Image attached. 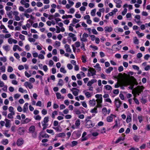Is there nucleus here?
I'll list each match as a JSON object with an SVG mask.
<instances>
[{
	"label": "nucleus",
	"instance_id": "1",
	"mask_svg": "<svg viewBox=\"0 0 150 150\" xmlns=\"http://www.w3.org/2000/svg\"><path fill=\"white\" fill-rule=\"evenodd\" d=\"M85 122L86 126L88 128L92 127L95 125L93 123L91 120H88Z\"/></svg>",
	"mask_w": 150,
	"mask_h": 150
},
{
	"label": "nucleus",
	"instance_id": "2",
	"mask_svg": "<svg viewBox=\"0 0 150 150\" xmlns=\"http://www.w3.org/2000/svg\"><path fill=\"white\" fill-rule=\"evenodd\" d=\"M115 102L116 107L117 108H119L122 104V102L121 101L119 98L115 99Z\"/></svg>",
	"mask_w": 150,
	"mask_h": 150
},
{
	"label": "nucleus",
	"instance_id": "3",
	"mask_svg": "<svg viewBox=\"0 0 150 150\" xmlns=\"http://www.w3.org/2000/svg\"><path fill=\"white\" fill-rule=\"evenodd\" d=\"M71 91L73 92V94L74 96H76L78 95L79 90L77 89L76 88H73L71 89Z\"/></svg>",
	"mask_w": 150,
	"mask_h": 150
},
{
	"label": "nucleus",
	"instance_id": "4",
	"mask_svg": "<svg viewBox=\"0 0 150 150\" xmlns=\"http://www.w3.org/2000/svg\"><path fill=\"white\" fill-rule=\"evenodd\" d=\"M24 129L23 127H19L18 130V134L21 135L23 134L25 132Z\"/></svg>",
	"mask_w": 150,
	"mask_h": 150
},
{
	"label": "nucleus",
	"instance_id": "5",
	"mask_svg": "<svg viewBox=\"0 0 150 150\" xmlns=\"http://www.w3.org/2000/svg\"><path fill=\"white\" fill-rule=\"evenodd\" d=\"M88 71H90L91 74L92 76H93L96 75V71L93 68H90L88 70Z\"/></svg>",
	"mask_w": 150,
	"mask_h": 150
},
{
	"label": "nucleus",
	"instance_id": "6",
	"mask_svg": "<svg viewBox=\"0 0 150 150\" xmlns=\"http://www.w3.org/2000/svg\"><path fill=\"white\" fill-rule=\"evenodd\" d=\"M68 35L70 37L72 38V39L73 41H76L77 40V38L75 37L76 36L75 35L72 33H69L68 34Z\"/></svg>",
	"mask_w": 150,
	"mask_h": 150
},
{
	"label": "nucleus",
	"instance_id": "7",
	"mask_svg": "<svg viewBox=\"0 0 150 150\" xmlns=\"http://www.w3.org/2000/svg\"><path fill=\"white\" fill-rule=\"evenodd\" d=\"M24 86L26 88L28 87L30 89H31L33 88V85L28 82H25V83Z\"/></svg>",
	"mask_w": 150,
	"mask_h": 150
},
{
	"label": "nucleus",
	"instance_id": "8",
	"mask_svg": "<svg viewBox=\"0 0 150 150\" xmlns=\"http://www.w3.org/2000/svg\"><path fill=\"white\" fill-rule=\"evenodd\" d=\"M23 143V139H19L17 141V144L18 146L21 145Z\"/></svg>",
	"mask_w": 150,
	"mask_h": 150
},
{
	"label": "nucleus",
	"instance_id": "9",
	"mask_svg": "<svg viewBox=\"0 0 150 150\" xmlns=\"http://www.w3.org/2000/svg\"><path fill=\"white\" fill-rule=\"evenodd\" d=\"M28 103H25L24 105L23 108V112H26L27 110H28Z\"/></svg>",
	"mask_w": 150,
	"mask_h": 150
},
{
	"label": "nucleus",
	"instance_id": "10",
	"mask_svg": "<svg viewBox=\"0 0 150 150\" xmlns=\"http://www.w3.org/2000/svg\"><path fill=\"white\" fill-rule=\"evenodd\" d=\"M35 127L34 125H32L30 126L29 128V130L30 132L31 133L34 132L35 130Z\"/></svg>",
	"mask_w": 150,
	"mask_h": 150
},
{
	"label": "nucleus",
	"instance_id": "11",
	"mask_svg": "<svg viewBox=\"0 0 150 150\" xmlns=\"http://www.w3.org/2000/svg\"><path fill=\"white\" fill-rule=\"evenodd\" d=\"M114 116V115L111 114L110 116H109L107 118V121L108 122H110L113 120V117H112Z\"/></svg>",
	"mask_w": 150,
	"mask_h": 150
},
{
	"label": "nucleus",
	"instance_id": "12",
	"mask_svg": "<svg viewBox=\"0 0 150 150\" xmlns=\"http://www.w3.org/2000/svg\"><path fill=\"white\" fill-rule=\"evenodd\" d=\"M139 88L138 89L137 91L138 92V95H139V94H140L141 92H143L144 89V87L143 86H139Z\"/></svg>",
	"mask_w": 150,
	"mask_h": 150
},
{
	"label": "nucleus",
	"instance_id": "13",
	"mask_svg": "<svg viewBox=\"0 0 150 150\" xmlns=\"http://www.w3.org/2000/svg\"><path fill=\"white\" fill-rule=\"evenodd\" d=\"M65 47L66 48V51L67 52H71V50L70 48V46L67 44H66L64 45Z\"/></svg>",
	"mask_w": 150,
	"mask_h": 150
},
{
	"label": "nucleus",
	"instance_id": "14",
	"mask_svg": "<svg viewBox=\"0 0 150 150\" xmlns=\"http://www.w3.org/2000/svg\"><path fill=\"white\" fill-rule=\"evenodd\" d=\"M106 32H110L112 30V28L111 27H106L104 28Z\"/></svg>",
	"mask_w": 150,
	"mask_h": 150
},
{
	"label": "nucleus",
	"instance_id": "15",
	"mask_svg": "<svg viewBox=\"0 0 150 150\" xmlns=\"http://www.w3.org/2000/svg\"><path fill=\"white\" fill-rule=\"evenodd\" d=\"M131 116L132 115L130 114L129 115H128L127 117V119L126 120V122L127 123H129V122H130L132 120L131 119Z\"/></svg>",
	"mask_w": 150,
	"mask_h": 150
},
{
	"label": "nucleus",
	"instance_id": "16",
	"mask_svg": "<svg viewBox=\"0 0 150 150\" xmlns=\"http://www.w3.org/2000/svg\"><path fill=\"white\" fill-rule=\"evenodd\" d=\"M140 139V137L137 135H135L133 137L134 140L136 142H138L139 141Z\"/></svg>",
	"mask_w": 150,
	"mask_h": 150
},
{
	"label": "nucleus",
	"instance_id": "17",
	"mask_svg": "<svg viewBox=\"0 0 150 150\" xmlns=\"http://www.w3.org/2000/svg\"><path fill=\"white\" fill-rule=\"evenodd\" d=\"M134 18H135L137 19V20L138 21H136V23H137L138 24H139V23L140 22V16L139 15H136Z\"/></svg>",
	"mask_w": 150,
	"mask_h": 150
},
{
	"label": "nucleus",
	"instance_id": "18",
	"mask_svg": "<svg viewBox=\"0 0 150 150\" xmlns=\"http://www.w3.org/2000/svg\"><path fill=\"white\" fill-rule=\"evenodd\" d=\"M113 68L112 67H110L108 69H106L105 72L108 74H109L113 70Z\"/></svg>",
	"mask_w": 150,
	"mask_h": 150
},
{
	"label": "nucleus",
	"instance_id": "19",
	"mask_svg": "<svg viewBox=\"0 0 150 150\" xmlns=\"http://www.w3.org/2000/svg\"><path fill=\"white\" fill-rule=\"evenodd\" d=\"M105 89L108 90H111L112 88V87L109 85H106L104 86Z\"/></svg>",
	"mask_w": 150,
	"mask_h": 150
},
{
	"label": "nucleus",
	"instance_id": "20",
	"mask_svg": "<svg viewBox=\"0 0 150 150\" xmlns=\"http://www.w3.org/2000/svg\"><path fill=\"white\" fill-rule=\"evenodd\" d=\"M89 103L90 105H91L93 106H94L96 104V101L94 99L90 100L89 101Z\"/></svg>",
	"mask_w": 150,
	"mask_h": 150
},
{
	"label": "nucleus",
	"instance_id": "21",
	"mask_svg": "<svg viewBox=\"0 0 150 150\" xmlns=\"http://www.w3.org/2000/svg\"><path fill=\"white\" fill-rule=\"evenodd\" d=\"M125 139V138H122V137H119L115 141V143L117 144L120 142L121 141H123Z\"/></svg>",
	"mask_w": 150,
	"mask_h": 150
},
{
	"label": "nucleus",
	"instance_id": "22",
	"mask_svg": "<svg viewBox=\"0 0 150 150\" xmlns=\"http://www.w3.org/2000/svg\"><path fill=\"white\" fill-rule=\"evenodd\" d=\"M134 43L135 44H138L139 43V40L137 39V37H135L133 39Z\"/></svg>",
	"mask_w": 150,
	"mask_h": 150
},
{
	"label": "nucleus",
	"instance_id": "23",
	"mask_svg": "<svg viewBox=\"0 0 150 150\" xmlns=\"http://www.w3.org/2000/svg\"><path fill=\"white\" fill-rule=\"evenodd\" d=\"M9 46L8 45H4L3 46V49L6 51L8 52L9 50Z\"/></svg>",
	"mask_w": 150,
	"mask_h": 150
},
{
	"label": "nucleus",
	"instance_id": "24",
	"mask_svg": "<svg viewBox=\"0 0 150 150\" xmlns=\"http://www.w3.org/2000/svg\"><path fill=\"white\" fill-rule=\"evenodd\" d=\"M57 136L58 137H64L66 136V134L64 132L59 133L57 134Z\"/></svg>",
	"mask_w": 150,
	"mask_h": 150
},
{
	"label": "nucleus",
	"instance_id": "25",
	"mask_svg": "<svg viewBox=\"0 0 150 150\" xmlns=\"http://www.w3.org/2000/svg\"><path fill=\"white\" fill-rule=\"evenodd\" d=\"M96 11V8L92 10L91 13V15L93 16H95L96 15L95 13Z\"/></svg>",
	"mask_w": 150,
	"mask_h": 150
},
{
	"label": "nucleus",
	"instance_id": "26",
	"mask_svg": "<svg viewBox=\"0 0 150 150\" xmlns=\"http://www.w3.org/2000/svg\"><path fill=\"white\" fill-rule=\"evenodd\" d=\"M86 56L83 55L81 58L82 62L83 63H85L86 62Z\"/></svg>",
	"mask_w": 150,
	"mask_h": 150
},
{
	"label": "nucleus",
	"instance_id": "27",
	"mask_svg": "<svg viewBox=\"0 0 150 150\" xmlns=\"http://www.w3.org/2000/svg\"><path fill=\"white\" fill-rule=\"evenodd\" d=\"M80 124V120L79 119H78L75 122V125L76 127H78L79 126Z\"/></svg>",
	"mask_w": 150,
	"mask_h": 150
},
{
	"label": "nucleus",
	"instance_id": "28",
	"mask_svg": "<svg viewBox=\"0 0 150 150\" xmlns=\"http://www.w3.org/2000/svg\"><path fill=\"white\" fill-rule=\"evenodd\" d=\"M30 121H31L30 119L28 118H26L25 120H23V122L22 123H23V124L27 123Z\"/></svg>",
	"mask_w": 150,
	"mask_h": 150
},
{
	"label": "nucleus",
	"instance_id": "29",
	"mask_svg": "<svg viewBox=\"0 0 150 150\" xmlns=\"http://www.w3.org/2000/svg\"><path fill=\"white\" fill-rule=\"evenodd\" d=\"M13 108L12 106H10L8 108L9 111L11 112V113H12L13 115H14L15 112L13 111Z\"/></svg>",
	"mask_w": 150,
	"mask_h": 150
},
{
	"label": "nucleus",
	"instance_id": "30",
	"mask_svg": "<svg viewBox=\"0 0 150 150\" xmlns=\"http://www.w3.org/2000/svg\"><path fill=\"white\" fill-rule=\"evenodd\" d=\"M91 112L92 113H97L98 112V111L97 110V108L96 107L92 109L91 111Z\"/></svg>",
	"mask_w": 150,
	"mask_h": 150
},
{
	"label": "nucleus",
	"instance_id": "31",
	"mask_svg": "<svg viewBox=\"0 0 150 150\" xmlns=\"http://www.w3.org/2000/svg\"><path fill=\"white\" fill-rule=\"evenodd\" d=\"M52 117L53 118H54L55 117V115H57L58 113L57 111H55L52 113Z\"/></svg>",
	"mask_w": 150,
	"mask_h": 150
},
{
	"label": "nucleus",
	"instance_id": "32",
	"mask_svg": "<svg viewBox=\"0 0 150 150\" xmlns=\"http://www.w3.org/2000/svg\"><path fill=\"white\" fill-rule=\"evenodd\" d=\"M49 121V117H44L43 120V122L45 123H47Z\"/></svg>",
	"mask_w": 150,
	"mask_h": 150
},
{
	"label": "nucleus",
	"instance_id": "33",
	"mask_svg": "<svg viewBox=\"0 0 150 150\" xmlns=\"http://www.w3.org/2000/svg\"><path fill=\"white\" fill-rule=\"evenodd\" d=\"M71 143L72 145H71V146L73 147L77 144L78 142L76 141H74L72 142Z\"/></svg>",
	"mask_w": 150,
	"mask_h": 150
},
{
	"label": "nucleus",
	"instance_id": "34",
	"mask_svg": "<svg viewBox=\"0 0 150 150\" xmlns=\"http://www.w3.org/2000/svg\"><path fill=\"white\" fill-rule=\"evenodd\" d=\"M138 118L140 123H141L143 120V117L141 115H138Z\"/></svg>",
	"mask_w": 150,
	"mask_h": 150
},
{
	"label": "nucleus",
	"instance_id": "35",
	"mask_svg": "<svg viewBox=\"0 0 150 150\" xmlns=\"http://www.w3.org/2000/svg\"><path fill=\"white\" fill-rule=\"evenodd\" d=\"M5 120L6 122V123L5 124V126L6 127H8L9 126L10 120L7 119H5Z\"/></svg>",
	"mask_w": 150,
	"mask_h": 150
},
{
	"label": "nucleus",
	"instance_id": "36",
	"mask_svg": "<svg viewBox=\"0 0 150 150\" xmlns=\"http://www.w3.org/2000/svg\"><path fill=\"white\" fill-rule=\"evenodd\" d=\"M7 59L5 57H0V61H3L4 62H5L6 61Z\"/></svg>",
	"mask_w": 150,
	"mask_h": 150
},
{
	"label": "nucleus",
	"instance_id": "37",
	"mask_svg": "<svg viewBox=\"0 0 150 150\" xmlns=\"http://www.w3.org/2000/svg\"><path fill=\"white\" fill-rule=\"evenodd\" d=\"M35 120H40L41 119V117L39 115H38L36 116H34V117Z\"/></svg>",
	"mask_w": 150,
	"mask_h": 150
},
{
	"label": "nucleus",
	"instance_id": "38",
	"mask_svg": "<svg viewBox=\"0 0 150 150\" xmlns=\"http://www.w3.org/2000/svg\"><path fill=\"white\" fill-rule=\"evenodd\" d=\"M80 20L78 19H77L75 18H74L73 19L72 22L73 24H75L76 23H78Z\"/></svg>",
	"mask_w": 150,
	"mask_h": 150
},
{
	"label": "nucleus",
	"instance_id": "39",
	"mask_svg": "<svg viewBox=\"0 0 150 150\" xmlns=\"http://www.w3.org/2000/svg\"><path fill=\"white\" fill-rule=\"evenodd\" d=\"M57 98L58 99H61V94L59 93H56Z\"/></svg>",
	"mask_w": 150,
	"mask_h": 150
},
{
	"label": "nucleus",
	"instance_id": "40",
	"mask_svg": "<svg viewBox=\"0 0 150 150\" xmlns=\"http://www.w3.org/2000/svg\"><path fill=\"white\" fill-rule=\"evenodd\" d=\"M13 68L11 66H8L7 69L8 72H11L13 71Z\"/></svg>",
	"mask_w": 150,
	"mask_h": 150
},
{
	"label": "nucleus",
	"instance_id": "41",
	"mask_svg": "<svg viewBox=\"0 0 150 150\" xmlns=\"http://www.w3.org/2000/svg\"><path fill=\"white\" fill-rule=\"evenodd\" d=\"M63 81L61 79H59L58 83V85L62 86L63 85Z\"/></svg>",
	"mask_w": 150,
	"mask_h": 150
},
{
	"label": "nucleus",
	"instance_id": "42",
	"mask_svg": "<svg viewBox=\"0 0 150 150\" xmlns=\"http://www.w3.org/2000/svg\"><path fill=\"white\" fill-rule=\"evenodd\" d=\"M67 66L69 70L72 69L73 68L72 65L70 64H67Z\"/></svg>",
	"mask_w": 150,
	"mask_h": 150
},
{
	"label": "nucleus",
	"instance_id": "43",
	"mask_svg": "<svg viewBox=\"0 0 150 150\" xmlns=\"http://www.w3.org/2000/svg\"><path fill=\"white\" fill-rule=\"evenodd\" d=\"M60 71L63 73H66V71L64 69V68L63 67H61L60 69Z\"/></svg>",
	"mask_w": 150,
	"mask_h": 150
},
{
	"label": "nucleus",
	"instance_id": "44",
	"mask_svg": "<svg viewBox=\"0 0 150 150\" xmlns=\"http://www.w3.org/2000/svg\"><path fill=\"white\" fill-rule=\"evenodd\" d=\"M90 47L91 48H92L94 49V50H97L98 49V47L96 46H94L93 45H91Z\"/></svg>",
	"mask_w": 150,
	"mask_h": 150
},
{
	"label": "nucleus",
	"instance_id": "45",
	"mask_svg": "<svg viewBox=\"0 0 150 150\" xmlns=\"http://www.w3.org/2000/svg\"><path fill=\"white\" fill-rule=\"evenodd\" d=\"M8 140L7 139H5L3 141V144L5 145H6L8 144Z\"/></svg>",
	"mask_w": 150,
	"mask_h": 150
},
{
	"label": "nucleus",
	"instance_id": "46",
	"mask_svg": "<svg viewBox=\"0 0 150 150\" xmlns=\"http://www.w3.org/2000/svg\"><path fill=\"white\" fill-rule=\"evenodd\" d=\"M85 95L87 98H89L91 97V95L90 93L88 92H87L85 93Z\"/></svg>",
	"mask_w": 150,
	"mask_h": 150
},
{
	"label": "nucleus",
	"instance_id": "47",
	"mask_svg": "<svg viewBox=\"0 0 150 150\" xmlns=\"http://www.w3.org/2000/svg\"><path fill=\"white\" fill-rule=\"evenodd\" d=\"M0 70H1V72H4L5 71V67L4 66H3L0 67Z\"/></svg>",
	"mask_w": 150,
	"mask_h": 150
},
{
	"label": "nucleus",
	"instance_id": "48",
	"mask_svg": "<svg viewBox=\"0 0 150 150\" xmlns=\"http://www.w3.org/2000/svg\"><path fill=\"white\" fill-rule=\"evenodd\" d=\"M13 115L12 113H11L8 114V118L9 119L13 118Z\"/></svg>",
	"mask_w": 150,
	"mask_h": 150
},
{
	"label": "nucleus",
	"instance_id": "49",
	"mask_svg": "<svg viewBox=\"0 0 150 150\" xmlns=\"http://www.w3.org/2000/svg\"><path fill=\"white\" fill-rule=\"evenodd\" d=\"M96 101L97 102L99 103L100 104L102 103V97H100V98H99L98 100H96Z\"/></svg>",
	"mask_w": 150,
	"mask_h": 150
},
{
	"label": "nucleus",
	"instance_id": "50",
	"mask_svg": "<svg viewBox=\"0 0 150 150\" xmlns=\"http://www.w3.org/2000/svg\"><path fill=\"white\" fill-rule=\"evenodd\" d=\"M95 68H97L99 69V71H100L101 69V68L100 67V65L98 63H97L95 66H94Z\"/></svg>",
	"mask_w": 150,
	"mask_h": 150
},
{
	"label": "nucleus",
	"instance_id": "51",
	"mask_svg": "<svg viewBox=\"0 0 150 150\" xmlns=\"http://www.w3.org/2000/svg\"><path fill=\"white\" fill-rule=\"evenodd\" d=\"M25 36L24 35L21 34H20L19 35V38L22 40H25Z\"/></svg>",
	"mask_w": 150,
	"mask_h": 150
},
{
	"label": "nucleus",
	"instance_id": "52",
	"mask_svg": "<svg viewBox=\"0 0 150 150\" xmlns=\"http://www.w3.org/2000/svg\"><path fill=\"white\" fill-rule=\"evenodd\" d=\"M14 55L17 59H18L20 58V56L19 55V54L16 52L15 53H14Z\"/></svg>",
	"mask_w": 150,
	"mask_h": 150
},
{
	"label": "nucleus",
	"instance_id": "53",
	"mask_svg": "<svg viewBox=\"0 0 150 150\" xmlns=\"http://www.w3.org/2000/svg\"><path fill=\"white\" fill-rule=\"evenodd\" d=\"M75 45L76 47H78L80 46V42L77 41L75 43Z\"/></svg>",
	"mask_w": 150,
	"mask_h": 150
},
{
	"label": "nucleus",
	"instance_id": "54",
	"mask_svg": "<svg viewBox=\"0 0 150 150\" xmlns=\"http://www.w3.org/2000/svg\"><path fill=\"white\" fill-rule=\"evenodd\" d=\"M127 9L125 8L124 11L122 12V15H125L127 13Z\"/></svg>",
	"mask_w": 150,
	"mask_h": 150
},
{
	"label": "nucleus",
	"instance_id": "55",
	"mask_svg": "<svg viewBox=\"0 0 150 150\" xmlns=\"http://www.w3.org/2000/svg\"><path fill=\"white\" fill-rule=\"evenodd\" d=\"M119 92V91L118 89H114L113 90V93L115 94H118Z\"/></svg>",
	"mask_w": 150,
	"mask_h": 150
},
{
	"label": "nucleus",
	"instance_id": "56",
	"mask_svg": "<svg viewBox=\"0 0 150 150\" xmlns=\"http://www.w3.org/2000/svg\"><path fill=\"white\" fill-rule=\"evenodd\" d=\"M12 11H11L10 12H9L8 13H7V15L8 16L9 18H12Z\"/></svg>",
	"mask_w": 150,
	"mask_h": 150
},
{
	"label": "nucleus",
	"instance_id": "57",
	"mask_svg": "<svg viewBox=\"0 0 150 150\" xmlns=\"http://www.w3.org/2000/svg\"><path fill=\"white\" fill-rule=\"evenodd\" d=\"M81 48L83 51H86V49L85 48V45L83 42H82Z\"/></svg>",
	"mask_w": 150,
	"mask_h": 150
},
{
	"label": "nucleus",
	"instance_id": "58",
	"mask_svg": "<svg viewBox=\"0 0 150 150\" xmlns=\"http://www.w3.org/2000/svg\"><path fill=\"white\" fill-rule=\"evenodd\" d=\"M2 78L4 80H6L7 79V76L6 74H4L2 76Z\"/></svg>",
	"mask_w": 150,
	"mask_h": 150
},
{
	"label": "nucleus",
	"instance_id": "59",
	"mask_svg": "<svg viewBox=\"0 0 150 150\" xmlns=\"http://www.w3.org/2000/svg\"><path fill=\"white\" fill-rule=\"evenodd\" d=\"M118 70L120 72L122 71L123 70V67L122 66H120L118 67Z\"/></svg>",
	"mask_w": 150,
	"mask_h": 150
},
{
	"label": "nucleus",
	"instance_id": "60",
	"mask_svg": "<svg viewBox=\"0 0 150 150\" xmlns=\"http://www.w3.org/2000/svg\"><path fill=\"white\" fill-rule=\"evenodd\" d=\"M32 137L34 138H35L37 137V133L36 132H34L32 133Z\"/></svg>",
	"mask_w": 150,
	"mask_h": 150
},
{
	"label": "nucleus",
	"instance_id": "61",
	"mask_svg": "<svg viewBox=\"0 0 150 150\" xmlns=\"http://www.w3.org/2000/svg\"><path fill=\"white\" fill-rule=\"evenodd\" d=\"M113 1L116 4H121L122 2L121 0H113Z\"/></svg>",
	"mask_w": 150,
	"mask_h": 150
},
{
	"label": "nucleus",
	"instance_id": "62",
	"mask_svg": "<svg viewBox=\"0 0 150 150\" xmlns=\"http://www.w3.org/2000/svg\"><path fill=\"white\" fill-rule=\"evenodd\" d=\"M28 40L30 42H34L35 41V40L32 38H29L28 39Z\"/></svg>",
	"mask_w": 150,
	"mask_h": 150
},
{
	"label": "nucleus",
	"instance_id": "63",
	"mask_svg": "<svg viewBox=\"0 0 150 150\" xmlns=\"http://www.w3.org/2000/svg\"><path fill=\"white\" fill-rule=\"evenodd\" d=\"M132 68L134 69H136L137 70H138L139 69V67L136 65H133L132 66Z\"/></svg>",
	"mask_w": 150,
	"mask_h": 150
},
{
	"label": "nucleus",
	"instance_id": "64",
	"mask_svg": "<svg viewBox=\"0 0 150 150\" xmlns=\"http://www.w3.org/2000/svg\"><path fill=\"white\" fill-rule=\"evenodd\" d=\"M21 95L18 94H16L14 95V97L15 99H17Z\"/></svg>",
	"mask_w": 150,
	"mask_h": 150
}]
</instances>
